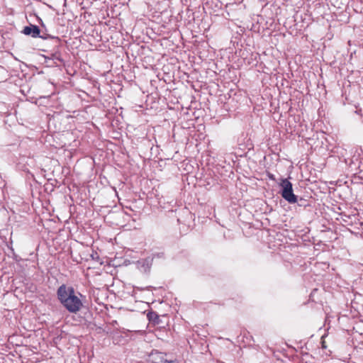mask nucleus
Here are the masks:
<instances>
[{"instance_id": "obj_5", "label": "nucleus", "mask_w": 363, "mask_h": 363, "mask_svg": "<svg viewBox=\"0 0 363 363\" xmlns=\"http://www.w3.org/2000/svg\"><path fill=\"white\" fill-rule=\"evenodd\" d=\"M147 317L148 320L154 324H158L160 321V316L156 312L150 311L147 313Z\"/></svg>"}, {"instance_id": "obj_8", "label": "nucleus", "mask_w": 363, "mask_h": 363, "mask_svg": "<svg viewBox=\"0 0 363 363\" xmlns=\"http://www.w3.org/2000/svg\"><path fill=\"white\" fill-rule=\"evenodd\" d=\"M41 35H45V37H47L46 39L51 38V39H55L57 42H60V38L52 36V35H50L49 34H47V33H43Z\"/></svg>"}, {"instance_id": "obj_12", "label": "nucleus", "mask_w": 363, "mask_h": 363, "mask_svg": "<svg viewBox=\"0 0 363 363\" xmlns=\"http://www.w3.org/2000/svg\"><path fill=\"white\" fill-rule=\"evenodd\" d=\"M91 125H92V133H94V130H97V127L95 126V125L92 123H91Z\"/></svg>"}, {"instance_id": "obj_2", "label": "nucleus", "mask_w": 363, "mask_h": 363, "mask_svg": "<svg viewBox=\"0 0 363 363\" xmlns=\"http://www.w3.org/2000/svg\"><path fill=\"white\" fill-rule=\"evenodd\" d=\"M280 186L281 196L289 203H295L297 201V196L294 194L292 184L287 179H284Z\"/></svg>"}, {"instance_id": "obj_10", "label": "nucleus", "mask_w": 363, "mask_h": 363, "mask_svg": "<svg viewBox=\"0 0 363 363\" xmlns=\"http://www.w3.org/2000/svg\"><path fill=\"white\" fill-rule=\"evenodd\" d=\"M321 347L323 349L327 348V345H326L325 341L324 340V336H322V337H321Z\"/></svg>"}, {"instance_id": "obj_13", "label": "nucleus", "mask_w": 363, "mask_h": 363, "mask_svg": "<svg viewBox=\"0 0 363 363\" xmlns=\"http://www.w3.org/2000/svg\"><path fill=\"white\" fill-rule=\"evenodd\" d=\"M91 84H92V87H96L97 86V82H96L92 81Z\"/></svg>"}, {"instance_id": "obj_11", "label": "nucleus", "mask_w": 363, "mask_h": 363, "mask_svg": "<svg viewBox=\"0 0 363 363\" xmlns=\"http://www.w3.org/2000/svg\"><path fill=\"white\" fill-rule=\"evenodd\" d=\"M162 362H166V363H177L176 360H167V359H162Z\"/></svg>"}, {"instance_id": "obj_9", "label": "nucleus", "mask_w": 363, "mask_h": 363, "mask_svg": "<svg viewBox=\"0 0 363 363\" xmlns=\"http://www.w3.org/2000/svg\"><path fill=\"white\" fill-rule=\"evenodd\" d=\"M12 252H13V259L16 261V262H19L20 261V257H18V255H16L15 252H14V250L11 247V248Z\"/></svg>"}, {"instance_id": "obj_7", "label": "nucleus", "mask_w": 363, "mask_h": 363, "mask_svg": "<svg viewBox=\"0 0 363 363\" xmlns=\"http://www.w3.org/2000/svg\"><path fill=\"white\" fill-rule=\"evenodd\" d=\"M296 203H297L299 206L306 207L310 206L308 201L303 198H297V201Z\"/></svg>"}, {"instance_id": "obj_3", "label": "nucleus", "mask_w": 363, "mask_h": 363, "mask_svg": "<svg viewBox=\"0 0 363 363\" xmlns=\"http://www.w3.org/2000/svg\"><path fill=\"white\" fill-rule=\"evenodd\" d=\"M22 33L26 35H29L33 38H40L42 39L47 38L45 35H40V29L36 25L30 24L28 26H25Z\"/></svg>"}, {"instance_id": "obj_4", "label": "nucleus", "mask_w": 363, "mask_h": 363, "mask_svg": "<svg viewBox=\"0 0 363 363\" xmlns=\"http://www.w3.org/2000/svg\"><path fill=\"white\" fill-rule=\"evenodd\" d=\"M104 262L103 259H100L99 253L96 252H92V269H97L96 272H94L96 274H100L101 267L104 265ZM94 272H92V274Z\"/></svg>"}, {"instance_id": "obj_14", "label": "nucleus", "mask_w": 363, "mask_h": 363, "mask_svg": "<svg viewBox=\"0 0 363 363\" xmlns=\"http://www.w3.org/2000/svg\"><path fill=\"white\" fill-rule=\"evenodd\" d=\"M92 294H95V290L92 289Z\"/></svg>"}, {"instance_id": "obj_6", "label": "nucleus", "mask_w": 363, "mask_h": 363, "mask_svg": "<svg viewBox=\"0 0 363 363\" xmlns=\"http://www.w3.org/2000/svg\"><path fill=\"white\" fill-rule=\"evenodd\" d=\"M51 58L55 60V63H57L59 62L60 64L64 63V60L61 57V55L58 52H55V53L51 54Z\"/></svg>"}, {"instance_id": "obj_1", "label": "nucleus", "mask_w": 363, "mask_h": 363, "mask_svg": "<svg viewBox=\"0 0 363 363\" xmlns=\"http://www.w3.org/2000/svg\"><path fill=\"white\" fill-rule=\"evenodd\" d=\"M57 298L61 304L69 312L76 313L81 308L82 302L76 295L72 286L62 284L57 290Z\"/></svg>"}]
</instances>
